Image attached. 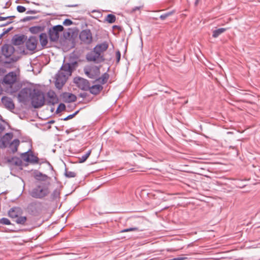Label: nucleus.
<instances>
[{
    "label": "nucleus",
    "instance_id": "1",
    "mask_svg": "<svg viewBox=\"0 0 260 260\" xmlns=\"http://www.w3.org/2000/svg\"><path fill=\"white\" fill-rule=\"evenodd\" d=\"M77 63H64L55 76V85L57 88L61 89L66 83L68 77L71 75Z\"/></svg>",
    "mask_w": 260,
    "mask_h": 260
},
{
    "label": "nucleus",
    "instance_id": "2",
    "mask_svg": "<svg viewBox=\"0 0 260 260\" xmlns=\"http://www.w3.org/2000/svg\"><path fill=\"white\" fill-rule=\"evenodd\" d=\"M49 192L48 185L41 183L29 191V194L32 198L42 199L47 196Z\"/></svg>",
    "mask_w": 260,
    "mask_h": 260
},
{
    "label": "nucleus",
    "instance_id": "3",
    "mask_svg": "<svg viewBox=\"0 0 260 260\" xmlns=\"http://www.w3.org/2000/svg\"><path fill=\"white\" fill-rule=\"evenodd\" d=\"M30 96L32 106L35 108L43 106L45 102L44 93L40 90L34 89L30 93Z\"/></svg>",
    "mask_w": 260,
    "mask_h": 260
},
{
    "label": "nucleus",
    "instance_id": "4",
    "mask_svg": "<svg viewBox=\"0 0 260 260\" xmlns=\"http://www.w3.org/2000/svg\"><path fill=\"white\" fill-rule=\"evenodd\" d=\"M63 29V27L61 25H57L53 26L49 30V35L51 41L55 42L59 38V33Z\"/></svg>",
    "mask_w": 260,
    "mask_h": 260
},
{
    "label": "nucleus",
    "instance_id": "5",
    "mask_svg": "<svg viewBox=\"0 0 260 260\" xmlns=\"http://www.w3.org/2000/svg\"><path fill=\"white\" fill-rule=\"evenodd\" d=\"M84 71L85 74L90 78H96L100 74L99 68L95 66L86 67Z\"/></svg>",
    "mask_w": 260,
    "mask_h": 260
},
{
    "label": "nucleus",
    "instance_id": "6",
    "mask_svg": "<svg viewBox=\"0 0 260 260\" xmlns=\"http://www.w3.org/2000/svg\"><path fill=\"white\" fill-rule=\"evenodd\" d=\"M79 38L81 41L86 44H89L92 41L91 32L89 29H85L81 31L79 35Z\"/></svg>",
    "mask_w": 260,
    "mask_h": 260
},
{
    "label": "nucleus",
    "instance_id": "7",
    "mask_svg": "<svg viewBox=\"0 0 260 260\" xmlns=\"http://www.w3.org/2000/svg\"><path fill=\"white\" fill-rule=\"evenodd\" d=\"M86 59L88 61H94L96 63L100 62L104 60L102 55L95 51L94 49L92 51L87 54Z\"/></svg>",
    "mask_w": 260,
    "mask_h": 260
},
{
    "label": "nucleus",
    "instance_id": "8",
    "mask_svg": "<svg viewBox=\"0 0 260 260\" xmlns=\"http://www.w3.org/2000/svg\"><path fill=\"white\" fill-rule=\"evenodd\" d=\"M17 80V75L14 72H10L3 78V83L6 85L12 86Z\"/></svg>",
    "mask_w": 260,
    "mask_h": 260
},
{
    "label": "nucleus",
    "instance_id": "9",
    "mask_svg": "<svg viewBox=\"0 0 260 260\" xmlns=\"http://www.w3.org/2000/svg\"><path fill=\"white\" fill-rule=\"evenodd\" d=\"M74 82L77 86L83 90H87L89 88L88 81L83 78L78 77L74 79Z\"/></svg>",
    "mask_w": 260,
    "mask_h": 260
},
{
    "label": "nucleus",
    "instance_id": "10",
    "mask_svg": "<svg viewBox=\"0 0 260 260\" xmlns=\"http://www.w3.org/2000/svg\"><path fill=\"white\" fill-rule=\"evenodd\" d=\"M21 158L26 162H29L31 163L38 162V157L33 155L31 152L27 151L22 153L21 155Z\"/></svg>",
    "mask_w": 260,
    "mask_h": 260
},
{
    "label": "nucleus",
    "instance_id": "11",
    "mask_svg": "<svg viewBox=\"0 0 260 260\" xmlns=\"http://www.w3.org/2000/svg\"><path fill=\"white\" fill-rule=\"evenodd\" d=\"M38 39L36 37L31 36L26 42V47L30 51L35 50L37 46Z\"/></svg>",
    "mask_w": 260,
    "mask_h": 260
},
{
    "label": "nucleus",
    "instance_id": "12",
    "mask_svg": "<svg viewBox=\"0 0 260 260\" xmlns=\"http://www.w3.org/2000/svg\"><path fill=\"white\" fill-rule=\"evenodd\" d=\"M14 52L13 46L10 44H5L2 47V53L6 58L10 57Z\"/></svg>",
    "mask_w": 260,
    "mask_h": 260
},
{
    "label": "nucleus",
    "instance_id": "13",
    "mask_svg": "<svg viewBox=\"0 0 260 260\" xmlns=\"http://www.w3.org/2000/svg\"><path fill=\"white\" fill-rule=\"evenodd\" d=\"M47 102L49 105H54L58 102V99L56 94L52 90H50L47 92Z\"/></svg>",
    "mask_w": 260,
    "mask_h": 260
},
{
    "label": "nucleus",
    "instance_id": "14",
    "mask_svg": "<svg viewBox=\"0 0 260 260\" xmlns=\"http://www.w3.org/2000/svg\"><path fill=\"white\" fill-rule=\"evenodd\" d=\"M2 102L7 109L10 110L14 109V104L11 98L7 96L3 97Z\"/></svg>",
    "mask_w": 260,
    "mask_h": 260
},
{
    "label": "nucleus",
    "instance_id": "15",
    "mask_svg": "<svg viewBox=\"0 0 260 260\" xmlns=\"http://www.w3.org/2000/svg\"><path fill=\"white\" fill-rule=\"evenodd\" d=\"M26 40V37L24 35L15 36L13 38V43L15 45H20Z\"/></svg>",
    "mask_w": 260,
    "mask_h": 260
},
{
    "label": "nucleus",
    "instance_id": "16",
    "mask_svg": "<svg viewBox=\"0 0 260 260\" xmlns=\"http://www.w3.org/2000/svg\"><path fill=\"white\" fill-rule=\"evenodd\" d=\"M63 99L65 102L71 103L75 102L76 100V96L74 94L66 92L63 94Z\"/></svg>",
    "mask_w": 260,
    "mask_h": 260
},
{
    "label": "nucleus",
    "instance_id": "17",
    "mask_svg": "<svg viewBox=\"0 0 260 260\" xmlns=\"http://www.w3.org/2000/svg\"><path fill=\"white\" fill-rule=\"evenodd\" d=\"M108 47V45L106 43H103L101 44L97 45L94 48V49L95 50V51L100 53L101 55L102 53L104 51H106Z\"/></svg>",
    "mask_w": 260,
    "mask_h": 260
},
{
    "label": "nucleus",
    "instance_id": "18",
    "mask_svg": "<svg viewBox=\"0 0 260 260\" xmlns=\"http://www.w3.org/2000/svg\"><path fill=\"white\" fill-rule=\"evenodd\" d=\"M19 143L20 142L18 139H15L9 144V148L13 153L17 151Z\"/></svg>",
    "mask_w": 260,
    "mask_h": 260
},
{
    "label": "nucleus",
    "instance_id": "19",
    "mask_svg": "<svg viewBox=\"0 0 260 260\" xmlns=\"http://www.w3.org/2000/svg\"><path fill=\"white\" fill-rule=\"evenodd\" d=\"M40 42L43 47H46L48 44V36L45 33H42L40 35Z\"/></svg>",
    "mask_w": 260,
    "mask_h": 260
},
{
    "label": "nucleus",
    "instance_id": "20",
    "mask_svg": "<svg viewBox=\"0 0 260 260\" xmlns=\"http://www.w3.org/2000/svg\"><path fill=\"white\" fill-rule=\"evenodd\" d=\"M103 88V87L99 84L98 85H94L92 86L91 87L89 86V89L90 92L94 94H98Z\"/></svg>",
    "mask_w": 260,
    "mask_h": 260
},
{
    "label": "nucleus",
    "instance_id": "21",
    "mask_svg": "<svg viewBox=\"0 0 260 260\" xmlns=\"http://www.w3.org/2000/svg\"><path fill=\"white\" fill-rule=\"evenodd\" d=\"M12 138V135L10 133H7L2 139V143L5 146H7L9 144L10 141Z\"/></svg>",
    "mask_w": 260,
    "mask_h": 260
},
{
    "label": "nucleus",
    "instance_id": "22",
    "mask_svg": "<svg viewBox=\"0 0 260 260\" xmlns=\"http://www.w3.org/2000/svg\"><path fill=\"white\" fill-rule=\"evenodd\" d=\"M19 212V209L17 208H13L10 210L9 211V215L11 218H17L18 213Z\"/></svg>",
    "mask_w": 260,
    "mask_h": 260
},
{
    "label": "nucleus",
    "instance_id": "23",
    "mask_svg": "<svg viewBox=\"0 0 260 260\" xmlns=\"http://www.w3.org/2000/svg\"><path fill=\"white\" fill-rule=\"evenodd\" d=\"M225 30L226 29L224 28H220L214 30L213 32V37L214 38L218 37L220 34L223 33Z\"/></svg>",
    "mask_w": 260,
    "mask_h": 260
},
{
    "label": "nucleus",
    "instance_id": "24",
    "mask_svg": "<svg viewBox=\"0 0 260 260\" xmlns=\"http://www.w3.org/2000/svg\"><path fill=\"white\" fill-rule=\"evenodd\" d=\"M106 21H107L108 22L110 23H114L116 20V17L113 14H108L106 18Z\"/></svg>",
    "mask_w": 260,
    "mask_h": 260
},
{
    "label": "nucleus",
    "instance_id": "25",
    "mask_svg": "<svg viewBox=\"0 0 260 260\" xmlns=\"http://www.w3.org/2000/svg\"><path fill=\"white\" fill-rule=\"evenodd\" d=\"M41 30L40 26H33L29 28V31L31 33L36 34L40 32Z\"/></svg>",
    "mask_w": 260,
    "mask_h": 260
},
{
    "label": "nucleus",
    "instance_id": "26",
    "mask_svg": "<svg viewBox=\"0 0 260 260\" xmlns=\"http://www.w3.org/2000/svg\"><path fill=\"white\" fill-rule=\"evenodd\" d=\"M91 153V150L88 151L84 155H82L81 158H80V162H84L87 158L89 156Z\"/></svg>",
    "mask_w": 260,
    "mask_h": 260
},
{
    "label": "nucleus",
    "instance_id": "27",
    "mask_svg": "<svg viewBox=\"0 0 260 260\" xmlns=\"http://www.w3.org/2000/svg\"><path fill=\"white\" fill-rule=\"evenodd\" d=\"M26 221V218L25 216L17 217L16 220V222L19 224H24Z\"/></svg>",
    "mask_w": 260,
    "mask_h": 260
},
{
    "label": "nucleus",
    "instance_id": "28",
    "mask_svg": "<svg viewBox=\"0 0 260 260\" xmlns=\"http://www.w3.org/2000/svg\"><path fill=\"white\" fill-rule=\"evenodd\" d=\"M6 124V122L0 118V133L5 130Z\"/></svg>",
    "mask_w": 260,
    "mask_h": 260
},
{
    "label": "nucleus",
    "instance_id": "29",
    "mask_svg": "<svg viewBox=\"0 0 260 260\" xmlns=\"http://www.w3.org/2000/svg\"><path fill=\"white\" fill-rule=\"evenodd\" d=\"M174 13V11H170L169 12H167L165 14H164L160 16V18L161 20H164L165 19H166L167 17L170 16Z\"/></svg>",
    "mask_w": 260,
    "mask_h": 260
},
{
    "label": "nucleus",
    "instance_id": "30",
    "mask_svg": "<svg viewBox=\"0 0 260 260\" xmlns=\"http://www.w3.org/2000/svg\"><path fill=\"white\" fill-rule=\"evenodd\" d=\"M108 78V75L106 74H105L104 75H103V76L102 78L98 79V81L100 83L104 84L107 81Z\"/></svg>",
    "mask_w": 260,
    "mask_h": 260
},
{
    "label": "nucleus",
    "instance_id": "31",
    "mask_svg": "<svg viewBox=\"0 0 260 260\" xmlns=\"http://www.w3.org/2000/svg\"><path fill=\"white\" fill-rule=\"evenodd\" d=\"M59 194H60L59 191L58 189H55L53 191V192H52V193L51 194L52 198L53 199H56L58 197H59Z\"/></svg>",
    "mask_w": 260,
    "mask_h": 260
},
{
    "label": "nucleus",
    "instance_id": "32",
    "mask_svg": "<svg viewBox=\"0 0 260 260\" xmlns=\"http://www.w3.org/2000/svg\"><path fill=\"white\" fill-rule=\"evenodd\" d=\"M65 175L67 177L69 178L74 177L76 176V173L71 171H66Z\"/></svg>",
    "mask_w": 260,
    "mask_h": 260
},
{
    "label": "nucleus",
    "instance_id": "33",
    "mask_svg": "<svg viewBox=\"0 0 260 260\" xmlns=\"http://www.w3.org/2000/svg\"><path fill=\"white\" fill-rule=\"evenodd\" d=\"M66 109V106L63 104H60L57 109L56 111L57 112H61L64 110Z\"/></svg>",
    "mask_w": 260,
    "mask_h": 260
},
{
    "label": "nucleus",
    "instance_id": "34",
    "mask_svg": "<svg viewBox=\"0 0 260 260\" xmlns=\"http://www.w3.org/2000/svg\"><path fill=\"white\" fill-rule=\"evenodd\" d=\"M1 223L3 224H5V225H9V224H10V220L6 218H3L2 219H1Z\"/></svg>",
    "mask_w": 260,
    "mask_h": 260
},
{
    "label": "nucleus",
    "instance_id": "35",
    "mask_svg": "<svg viewBox=\"0 0 260 260\" xmlns=\"http://www.w3.org/2000/svg\"><path fill=\"white\" fill-rule=\"evenodd\" d=\"M72 23H73V22L70 19H65L63 22V24L66 26H70L71 24H72Z\"/></svg>",
    "mask_w": 260,
    "mask_h": 260
},
{
    "label": "nucleus",
    "instance_id": "36",
    "mask_svg": "<svg viewBox=\"0 0 260 260\" xmlns=\"http://www.w3.org/2000/svg\"><path fill=\"white\" fill-rule=\"evenodd\" d=\"M17 11L20 13H23L25 11L26 8L22 6H18L17 7Z\"/></svg>",
    "mask_w": 260,
    "mask_h": 260
},
{
    "label": "nucleus",
    "instance_id": "37",
    "mask_svg": "<svg viewBox=\"0 0 260 260\" xmlns=\"http://www.w3.org/2000/svg\"><path fill=\"white\" fill-rule=\"evenodd\" d=\"M78 113V111L75 112L74 114L69 115L63 119L64 120H67L73 118L77 113Z\"/></svg>",
    "mask_w": 260,
    "mask_h": 260
},
{
    "label": "nucleus",
    "instance_id": "38",
    "mask_svg": "<svg viewBox=\"0 0 260 260\" xmlns=\"http://www.w3.org/2000/svg\"><path fill=\"white\" fill-rule=\"evenodd\" d=\"M137 230V228H129V229H126L122 230L121 231V232H130V231H136Z\"/></svg>",
    "mask_w": 260,
    "mask_h": 260
},
{
    "label": "nucleus",
    "instance_id": "39",
    "mask_svg": "<svg viewBox=\"0 0 260 260\" xmlns=\"http://www.w3.org/2000/svg\"><path fill=\"white\" fill-rule=\"evenodd\" d=\"M14 16H7V17H2V16H0V21H4V20H6L9 18H14Z\"/></svg>",
    "mask_w": 260,
    "mask_h": 260
},
{
    "label": "nucleus",
    "instance_id": "40",
    "mask_svg": "<svg viewBox=\"0 0 260 260\" xmlns=\"http://www.w3.org/2000/svg\"><path fill=\"white\" fill-rule=\"evenodd\" d=\"M11 29V28H9L8 29H7V30L4 31V32L0 35V39L2 38L3 37V36L4 35H5L6 34L8 33Z\"/></svg>",
    "mask_w": 260,
    "mask_h": 260
},
{
    "label": "nucleus",
    "instance_id": "41",
    "mask_svg": "<svg viewBox=\"0 0 260 260\" xmlns=\"http://www.w3.org/2000/svg\"><path fill=\"white\" fill-rule=\"evenodd\" d=\"M27 90V89H22L20 93L19 94V97H21V96H22L25 93H27V92L26 91Z\"/></svg>",
    "mask_w": 260,
    "mask_h": 260
},
{
    "label": "nucleus",
    "instance_id": "42",
    "mask_svg": "<svg viewBox=\"0 0 260 260\" xmlns=\"http://www.w3.org/2000/svg\"><path fill=\"white\" fill-rule=\"evenodd\" d=\"M116 56L117 61H119L120 59V56H121L120 53L119 51L116 52Z\"/></svg>",
    "mask_w": 260,
    "mask_h": 260
},
{
    "label": "nucleus",
    "instance_id": "43",
    "mask_svg": "<svg viewBox=\"0 0 260 260\" xmlns=\"http://www.w3.org/2000/svg\"><path fill=\"white\" fill-rule=\"evenodd\" d=\"M11 23V22H7L6 24H4V25H6V24H9V23Z\"/></svg>",
    "mask_w": 260,
    "mask_h": 260
},
{
    "label": "nucleus",
    "instance_id": "44",
    "mask_svg": "<svg viewBox=\"0 0 260 260\" xmlns=\"http://www.w3.org/2000/svg\"><path fill=\"white\" fill-rule=\"evenodd\" d=\"M12 60L13 61H16L17 59H16L12 58Z\"/></svg>",
    "mask_w": 260,
    "mask_h": 260
}]
</instances>
